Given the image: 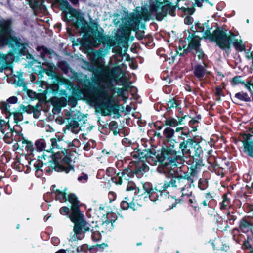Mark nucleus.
<instances>
[{
  "instance_id": "a18cd8bd",
  "label": "nucleus",
  "mask_w": 253,
  "mask_h": 253,
  "mask_svg": "<svg viewBox=\"0 0 253 253\" xmlns=\"http://www.w3.org/2000/svg\"><path fill=\"white\" fill-rule=\"evenodd\" d=\"M169 202H171L172 203V205L171 207H170V209H172L173 207H175L176 204V200L174 199L173 198H171L168 200V203H169Z\"/></svg>"
},
{
  "instance_id": "338daca9",
  "label": "nucleus",
  "mask_w": 253,
  "mask_h": 253,
  "mask_svg": "<svg viewBox=\"0 0 253 253\" xmlns=\"http://www.w3.org/2000/svg\"><path fill=\"white\" fill-rule=\"evenodd\" d=\"M194 174H195L194 173H191V175H194Z\"/></svg>"
},
{
  "instance_id": "72a5a7b5",
  "label": "nucleus",
  "mask_w": 253,
  "mask_h": 253,
  "mask_svg": "<svg viewBox=\"0 0 253 253\" xmlns=\"http://www.w3.org/2000/svg\"><path fill=\"white\" fill-rule=\"evenodd\" d=\"M205 197L206 199L203 201V202H202V204L204 206H207L209 205L210 202L213 200V197L211 195V193L209 192L205 195Z\"/></svg>"
},
{
  "instance_id": "f03ea898",
  "label": "nucleus",
  "mask_w": 253,
  "mask_h": 253,
  "mask_svg": "<svg viewBox=\"0 0 253 253\" xmlns=\"http://www.w3.org/2000/svg\"><path fill=\"white\" fill-rule=\"evenodd\" d=\"M175 9L176 6L172 4L169 0H150L149 12L143 9L141 15L127 16L122 22L124 23V26L127 34H129L131 30L136 31L139 29L141 20L147 21L151 16H155L157 20L161 21L168 14L174 16Z\"/></svg>"
},
{
  "instance_id": "a19ab883",
  "label": "nucleus",
  "mask_w": 253,
  "mask_h": 253,
  "mask_svg": "<svg viewBox=\"0 0 253 253\" xmlns=\"http://www.w3.org/2000/svg\"><path fill=\"white\" fill-rule=\"evenodd\" d=\"M88 175L84 173H82L81 175L78 178V180L82 183L86 182L88 180Z\"/></svg>"
},
{
  "instance_id": "603ef678",
  "label": "nucleus",
  "mask_w": 253,
  "mask_h": 253,
  "mask_svg": "<svg viewBox=\"0 0 253 253\" xmlns=\"http://www.w3.org/2000/svg\"><path fill=\"white\" fill-rule=\"evenodd\" d=\"M198 0H195L194 5L196 4L197 6L200 7L202 6L201 2Z\"/></svg>"
},
{
  "instance_id": "2eb2a0df",
  "label": "nucleus",
  "mask_w": 253,
  "mask_h": 253,
  "mask_svg": "<svg viewBox=\"0 0 253 253\" xmlns=\"http://www.w3.org/2000/svg\"><path fill=\"white\" fill-rule=\"evenodd\" d=\"M94 100L95 101L105 100L109 101L110 99L108 91L103 86H98L94 91Z\"/></svg>"
},
{
  "instance_id": "774afa93",
  "label": "nucleus",
  "mask_w": 253,
  "mask_h": 253,
  "mask_svg": "<svg viewBox=\"0 0 253 253\" xmlns=\"http://www.w3.org/2000/svg\"><path fill=\"white\" fill-rule=\"evenodd\" d=\"M176 253H179V252H178V251H177Z\"/></svg>"
},
{
  "instance_id": "c756f323",
  "label": "nucleus",
  "mask_w": 253,
  "mask_h": 253,
  "mask_svg": "<svg viewBox=\"0 0 253 253\" xmlns=\"http://www.w3.org/2000/svg\"><path fill=\"white\" fill-rule=\"evenodd\" d=\"M164 137L168 140H170L174 135V131L170 127H166L163 131Z\"/></svg>"
},
{
  "instance_id": "2f4dec72",
  "label": "nucleus",
  "mask_w": 253,
  "mask_h": 253,
  "mask_svg": "<svg viewBox=\"0 0 253 253\" xmlns=\"http://www.w3.org/2000/svg\"><path fill=\"white\" fill-rule=\"evenodd\" d=\"M123 88H116L115 92L117 93L119 96L122 97L124 99L126 100V98L125 97V91L129 87L128 85H126L125 83H122Z\"/></svg>"
},
{
  "instance_id": "423d86ee",
  "label": "nucleus",
  "mask_w": 253,
  "mask_h": 253,
  "mask_svg": "<svg viewBox=\"0 0 253 253\" xmlns=\"http://www.w3.org/2000/svg\"><path fill=\"white\" fill-rule=\"evenodd\" d=\"M0 46L9 45L20 50L23 55L27 52L25 47L13 35L10 28L9 22L3 19L0 20Z\"/></svg>"
},
{
  "instance_id": "7c9ffc66",
  "label": "nucleus",
  "mask_w": 253,
  "mask_h": 253,
  "mask_svg": "<svg viewBox=\"0 0 253 253\" xmlns=\"http://www.w3.org/2000/svg\"><path fill=\"white\" fill-rule=\"evenodd\" d=\"M235 97L240 100L248 102L251 100L250 97L246 93L243 92L236 93Z\"/></svg>"
},
{
  "instance_id": "7ed1b4c3",
  "label": "nucleus",
  "mask_w": 253,
  "mask_h": 253,
  "mask_svg": "<svg viewBox=\"0 0 253 253\" xmlns=\"http://www.w3.org/2000/svg\"><path fill=\"white\" fill-rule=\"evenodd\" d=\"M191 29L195 33H201L202 38H208L211 41L215 42L217 45L222 49L229 50L231 43L233 44L238 51H242L245 49V46L241 40L237 38L234 34L231 33L228 35L225 31L219 28L211 34L208 23H197L195 27H192Z\"/></svg>"
},
{
  "instance_id": "58836bf2",
  "label": "nucleus",
  "mask_w": 253,
  "mask_h": 253,
  "mask_svg": "<svg viewBox=\"0 0 253 253\" xmlns=\"http://www.w3.org/2000/svg\"><path fill=\"white\" fill-rule=\"evenodd\" d=\"M232 82L233 84H234V85L239 84H244L245 83H246L245 82H244V81H243L242 80V78L241 76H236V77H234L232 79Z\"/></svg>"
},
{
  "instance_id": "412c9836",
  "label": "nucleus",
  "mask_w": 253,
  "mask_h": 253,
  "mask_svg": "<svg viewBox=\"0 0 253 253\" xmlns=\"http://www.w3.org/2000/svg\"><path fill=\"white\" fill-rule=\"evenodd\" d=\"M133 197L129 198L128 196L126 197L124 200L121 203V207L124 210L130 208L134 210L135 204L133 202Z\"/></svg>"
},
{
  "instance_id": "8fccbe9b",
  "label": "nucleus",
  "mask_w": 253,
  "mask_h": 253,
  "mask_svg": "<svg viewBox=\"0 0 253 253\" xmlns=\"http://www.w3.org/2000/svg\"><path fill=\"white\" fill-rule=\"evenodd\" d=\"M60 191V190L56 188V186L55 185H53L52 186V192L55 195L57 194V192H58Z\"/></svg>"
},
{
  "instance_id": "a878e982",
  "label": "nucleus",
  "mask_w": 253,
  "mask_h": 253,
  "mask_svg": "<svg viewBox=\"0 0 253 253\" xmlns=\"http://www.w3.org/2000/svg\"><path fill=\"white\" fill-rule=\"evenodd\" d=\"M220 209L221 210H227L231 207V202L230 199L225 194L222 196V200L220 203Z\"/></svg>"
},
{
  "instance_id": "0eeeda50",
  "label": "nucleus",
  "mask_w": 253,
  "mask_h": 253,
  "mask_svg": "<svg viewBox=\"0 0 253 253\" xmlns=\"http://www.w3.org/2000/svg\"><path fill=\"white\" fill-rule=\"evenodd\" d=\"M69 201L72 204V215L70 216V220L74 224L78 225L80 230L83 233L91 231V227L88 223L84 220V215L81 213L79 207V201L75 195H71L69 197Z\"/></svg>"
},
{
  "instance_id": "9d476101",
  "label": "nucleus",
  "mask_w": 253,
  "mask_h": 253,
  "mask_svg": "<svg viewBox=\"0 0 253 253\" xmlns=\"http://www.w3.org/2000/svg\"><path fill=\"white\" fill-rule=\"evenodd\" d=\"M113 228V223L108 220L103 222L100 226L95 225V226H92L91 231L92 239L95 241H99L101 238V232L111 230Z\"/></svg>"
},
{
  "instance_id": "1a4fd4ad",
  "label": "nucleus",
  "mask_w": 253,
  "mask_h": 253,
  "mask_svg": "<svg viewBox=\"0 0 253 253\" xmlns=\"http://www.w3.org/2000/svg\"><path fill=\"white\" fill-rule=\"evenodd\" d=\"M200 36L199 35H195L193 38H191L189 41V46L187 48H185V46L183 45V48L179 46L178 49H174L169 54V59L173 62L177 54L182 56L187 50L192 52L200 49Z\"/></svg>"
},
{
  "instance_id": "20e7f679",
  "label": "nucleus",
  "mask_w": 253,
  "mask_h": 253,
  "mask_svg": "<svg viewBox=\"0 0 253 253\" xmlns=\"http://www.w3.org/2000/svg\"><path fill=\"white\" fill-rule=\"evenodd\" d=\"M193 179L188 174L184 176H179L166 181L162 186L163 190H166L169 187H175L179 189L181 193V200L188 201L191 206L196 209L197 203L195 197L193 195L192 184Z\"/></svg>"
},
{
  "instance_id": "39448f33",
  "label": "nucleus",
  "mask_w": 253,
  "mask_h": 253,
  "mask_svg": "<svg viewBox=\"0 0 253 253\" xmlns=\"http://www.w3.org/2000/svg\"><path fill=\"white\" fill-rule=\"evenodd\" d=\"M59 137L56 136L55 138L50 139L51 148L50 150L55 153L54 158L50 162V166L55 171L58 172H64L66 173L74 170V167L70 164V159L62 152L56 151L59 149L61 140Z\"/></svg>"
},
{
  "instance_id": "c03bdc74",
  "label": "nucleus",
  "mask_w": 253,
  "mask_h": 253,
  "mask_svg": "<svg viewBox=\"0 0 253 253\" xmlns=\"http://www.w3.org/2000/svg\"><path fill=\"white\" fill-rule=\"evenodd\" d=\"M18 111L22 112V114H23V113L27 111V107L22 104L20 105L18 109Z\"/></svg>"
},
{
  "instance_id": "37998d69",
  "label": "nucleus",
  "mask_w": 253,
  "mask_h": 253,
  "mask_svg": "<svg viewBox=\"0 0 253 253\" xmlns=\"http://www.w3.org/2000/svg\"><path fill=\"white\" fill-rule=\"evenodd\" d=\"M18 98L16 96H12L8 98L6 101L9 104H15L17 102Z\"/></svg>"
},
{
  "instance_id": "4c0bfd02",
  "label": "nucleus",
  "mask_w": 253,
  "mask_h": 253,
  "mask_svg": "<svg viewBox=\"0 0 253 253\" xmlns=\"http://www.w3.org/2000/svg\"><path fill=\"white\" fill-rule=\"evenodd\" d=\"M70 209L67 207H62L60 209V213L62 215H67V216L70 218V216L72 215V213L70 215Z\"/></svg>"
},
{
  "instance_id": "864d4df0",
  "label": "nucleus",
  "mask_w": 253,
  "mask_h": 253,
  "mask_svg": "<svg viewBox=\"0 0 253 253\" xmlns=\"http://www.w3.org/2000/svg\"><path fill=\"white\" fill-rule=\"evenodd\" d=\"M69 0L73 4L76 5L78 3L79 0Z\"/></svg>"
},
{
  "instance_id": "393cba45",
  "label": "nucleus",
  "mask_w": 253,
  "mask_h": 253,
  "mask_svg": "<svg viewBox=\"0 0 253 253\" xmlns=\"http://www.w3.org/2000/svg\"><path fill=\"white\" fill-rule=\"evenodd\" d=\"M195 55L194 60L196 62H198V61H201L199 62L200 64H206L205 62V56L203 52L201 50V49H197L195 51L192 52Z\"/></svg>"
},
{
  "instance_id": "69168bd1",
  "label": "nucleus",
  "mask_w": 253,
  "mask_h": 253,
  "mask_svg": "<svg viewBox=\"0 0 253 253\" xmlns=\"http://www.w3.org/2000/svg\"><path fill=\"white\" fill-rule=\"evenodd\" d=\"M114 134H116L117 132L116 131H114Z\"/></svg>"
},
{
  "instance_id": "4be33fe9",
  "label": "nucleus",
  "mask_w": 253,
  "mask_h": 253,
  "mask_svg": "<svg viewBox=\"0 0 253 253\" xmlns=\"http://www.w3.org/2000/svg\"><path fill=\"white\" fill-rule=\"evenodd\" d=\"M253 224L245 219H242L239 224L240 229L244 233H248L252 230Z\"/></svg>"
},
{
  "instance_id": "dca6fc26",
  "label": "nucleus",
  "mask_w": 253,
  "mask_h": 253,
  "mask_svg": "<svg viewBox=\"0 0 253 253\" xmlns=\"http://www.w3.org/2000/svg\"><path fill=\"white\" fill-rule=\"evenodd\" d=\"M195 143V141L191 139H188L186 141L180 143L179 148L183 154L185 155L186 157L191 156Z\"/></svg>"
},
{
  "instance_id": "ddd939ff",
  "label": "nucleus",
  "mask_w": 253,
  "mask_h": 253,
  "mask_svg": "<svg viewBox=\"0 0 253 253\" xmlns=\"http://www.w3.org/2000/svg\"><path fill=\"white\" fill-rule=\"evenodd\" d=\"M142 187L143 190V193L146 194V196H144V198H146L148 196L151 201L156 202L158 200L159 195H161V194L156 189H152L149 183L143 184Z\"/></svg>"
},
{
  "instance_id": "0e129e2a",
  "label": "nucleus",
  "mask_w": 253,
  "mask_h": 253,
  "mask_svg": "<svg viewBox=\"0 0 253 253\" xmlns=\"http://www.w3.org/2000/svg\"><path fill=\"white\" fill-rule=\"evenodd\" d=\"M77 252H79V250H78V248L77 249Z\"/></svg>"
},
{
  "instance_id": "052dcab7",
  "label": "nucleus",
  "mask_w": 253,
  "mask_h": 253,
  "mask_svg": "<svg viewBox=\"0 0 253 253\" xmlns=\"http://www.w3.org/2000/svg\"><path fill=\"white\" fill-rule=\"evenodd\" d=\"M157 136H159V137H161V134L160 133H158L157 134Z\"/></svg>"
},
{
  "instance_id": "6e6d98bb",
  "label": "nucleus",
  "mask_w": 253,
  "mask_h": 253,
  "mask_svg": "<svg viewBox=\"0 0 253 253\" xmlns=\"http://www.w3.org/2000/svg\"><path fill=\"white\" fill-rule=\"evenodd\" d=\"M187 10L188 13L190 14H192L194 12V11L192 8H187Z\"/></svg>"
},
{
  "instance_id": "4468645a",
  "label": "nucleus",
  "mask_w": 253,
  "mask_h": 253,
  "mask_svg": "<svg viewBox=\"0 0 253 253\" xmlns=\"http://www.w3.org/2000/svg\"><path fill=\"white\" fill-rule=\"evenodd\" d=\"M12 135L13 132L7 127L5 121L0 119V137H3L6 143H10Z\"/></svg>"
},
{
  "instance_id": "79ce46f5",
  "label": "nucleus",
  "mask_w": 253,
  "mask_h": 253,
  "mask_svg": "<svg viewBox=\"0 0 253 253\" xmlns=\"http://www.w3.org/2000/svg\"><path fill=\"white\" fill-rule=\"evenodd\" d=\"M168 107L169 108H176L177 104L174 100H170L167 103Z\"/></svg>"
},
{
  "instance_id": "bb28decb",
  "label": "nucleus",
  "mask_w": 253,
  "mask_h": 253,
  "mask_svg": "<svg viewBox=\"0 0 253 253\" xmlns=\"http://www.w3.org/2000/svg\"><path fill=\"white\" fill-rule=\"evenodd\" d=\"M66 189H65L63 191L60 190L56 194L55 197L56 200H59L60 201L63 202H65L66 201H69V197L71 195H74L73 194H69L68 197H67V194L65 193Z\"/></svg>"
},
{
  "instance_id": "4d7b16f0",
  "label": "nucleus",
  "mask_w": 253,
  "mask_h": 253,
  "mask_svg": "<svg viewBox=\"0 0 253 253\" xmlns=\"http://www.w3.org/2000/svg\"><path fill=\"white\" fill-rule=\"evenodd\" d=\"M55 253H66V251L64 250H60L56 252Z\"/></svg>"
},
{
  "instance_id": "aec40b11",
  "label": "nucleus",
  "mask_w": 253,
  "mask_h": 253,
  "mask_svg": "<svg viewBox=\"0 0 253 253\" xmlns=\"http://www.w3.org/2000/svg\"><path fill=\"white\" fill-rule=\"evenodd\" d=\"M186 117V116H184L182 117H178V120L176 119L170 117L168 119H167L165 121V124L166 125L172 127H175L179 125L184 124V120Z\"/></svg>"
},
{
  "instance_id": "09e8293b",
  "label": "nucleus",
  "mask_w": 253,
  "mask_h": 253,
  "mask_svg": "<svg viewBox=\"0 0 253 253\" xmlns=\"http://www.w3.org/2000/svg\"><path fill=\"white\" fill-rule=\"evenodd\" d=\"M184 22L186 24H190L192 23V19L190 17H186L184 19Z\"/></svg>"
},
{
  "instance_id": "473e14b6",
  "label": "nucleus",
  "mask_w": 253,
  "mask_h": 253,
  "mask_svg": "<svg viewBox=\"0 0 253 253\" xmlns=\"http://www.w3.org/2000/svg\"><path fill=\"white\" fill-rule=\"evenodd\" d=\"M33 8H36L40 7L43 2V0H26Z\"/></svg>"
},
{
  "instance_id": "c9c22d12",
  "label": "nucleus",
  "mask_w": 253,
  "mask_h": 253,
  "mask_svg": "<svg viewBox=\"0 0 253 253\" xmlns=\"http://www.w3.org/2000/svg\"><path fill=\"white\" fill-rule=\"evenodd\" d=\"M78 126L79 125L77 121H72L67 126V129L69 130H71V131L73 133L74 132V129L77 128Z\"/></svg>"
},
{
  "instance_id": "6e6552de",
  "label": "nucleus",
  "mask_w": 253,
  "mask_h": 253,
  "mask_svg": "<svg viewBox=\"0 0 253 253\" xmlns=\"http://www.w3.org/2000/svg\"><path fill=\"white\" fill-rule=\"evenodd\" d=\"M64 14L65 21L71 23L73 26L79 30V32L86 33L88 30L87 24L78 10L68 5L64 11Z\"/></svg>"
},
{
  "instance_id": "c85d7f7f",
  "label": "nucleus",
  "mask_w": 253,
  "mask_h": 253,
  "mask_svg": "<svg viewBox=\"0 0 253 253\" xmlns=\"http://www.w3.org/2000/svg\"><path fill=\"white\" fill-rule=\"evenodd\" d=\"M127 184V185L126 188V190L127 191L134 190V193L135 194H138V195H142L143 194V192H141L140 190L138 188L135 187L133 182L129 181Z\"/></svg>"
},
{
  "instance_id": "bf43d9fd",
  "label": "nucleus",
  "mask_w": 253,
  "mask_h": 253,
  "mask_svg": "<svg viewBox=\"0 0 253 253\" xmlns=\"http://www.w3.org/2000/svg\"><path fill=\"white\" fill-rule=\"evenodd\" d=\"M186 135V133H183V132H181V135ZM180 137H182V136H181Z\"/></svg>"
},
{
  "instance_id": "13d9d810",
  "label": "nucleus",
  "mask_w": 253,
  "mask_h": 253,
  "mask_svg": "<svg viewBox=\"0 0 253 253\" xmlns=\"http://www.w3.org/2000/svg\"><path fill=\"white\" fill-rule=\"evenodd\" d=\"M100 247H102V248H104L107 246V245L106 244H102L100 245Z\"/></svg>"
},
{
  "instance_id": "f8f14e48",
  "label": "nucleus",
  "mask_w": 253,
  "mask_h": 253,
  "mask_svg": "<svg viewBox=\"0 0 253 253\" xmlns=\"http://www.w3.org/2000/svg\"><path fill=\"white\" fill-rule=\"evenodd\" d=\"M14 60V55L12 53L3 54L0 53V71L2 72L4 69L11 70V64Z\"/></svg>"
},
{
  "instance_id": "3c124183",
  "label": "nucleus",
  "mask_w": 253,
  "mask_h": 253,
  "mask_svg": "<svg viewBox=\"0 0 253 253\" xmlns=\"http://www.w3.org/2000/svg\"><path fill=\"white\" fill-rule=\"evenodd\" d=\"M59 104V106L60 107H64V106H65V105H66V102H65V99H62L60 100Z\"/></svg>"
},
{
  "instance_id": "de8ad7c7",
  "label": "nucleus",
  "mask_w": 253,
  "mask_h": 253,
  "mask_svg": "<svg viewBox=\"0 0 253 253\" xmlns=\"http://www.w3.org/2000/svg\"><path fill=\"white\" fill-rule=\"evenodd\" d=\"M198 187L200 189L203 190L207 187V185L206 183H205V185H203L202 182L200 181L199 183Z\"/></svg>"
},
{
  "instance_id": "e433bc0d",
  "label": "nucleus",
  "mask_w": 253,
  "mask_h": 253,
  "mask_svg": "<svg viewBox=\"0 0 253 253\" xmlns=\"http://www.w3.org/2000/svg\"><path fill=\"white\" fill-rule=\"evenodd\" d=\"M36 144L39 150L48 151V150L46 149V144L44 140H40L36 142Z\"/></svg>"
},
{
  "instance_id": "ea45409f",
  "label": "nucleus",
  "mask_w": 253,
  "mask_h": 253,
  "mask_svg": "<svg viewBox=\"0 0 253 253\" xmlns=\"http://www.w3.org/2000/svg\"><path fill=\"white\" fill-rule=\"evenodd\" d=\"M244 85L249 91L253 92V82L252 81H247Z\"/></svg>"
},
{
  "instance_id": "9b49d317",
  "label": "nucleus",
  "mask_w": 253,
  "mask_h": 253,
  "mask_svg": "<svg viewBox=\"0 0 253 253\" xmlns=\"http://www.w3.org/2000/svg\"><path fill=\"white\" fill-rule=\"evenodd\" d=\"M95 28V30L92 32V36L89 37L87 41L92 46L97 47L101 43L103 42L105 37L103 34L102 29L98 30L97 26Z\"/></svg>"
},
{
  "instance_id": "b1692460",
  "label": "nucleus",
  "mask_w": 253,
  "mask_h": 253,
  "mask_svg": "<svg viewBox=\"0 0 253 253\" xmlns=\"http://www.w3.org/2000/svg\"><path fill=\"white\" fill-rule=\"evenodd\" d=\"M10 104L7 101H2L0 102V109L2 113L5 115L6 118H8L11 115Z\"/></svg>"
},
{
  "instance_id": "f257e3e1",
  "label": "nucleus",
  "mask_w": 253,
  "mask_h": 253,
  "mask_svg": "<svg viewBox=\"0 0 253 253\" xmlns=\"http://www.w3.org/2000/svg\"><path fill=\"white\" fill-rule=\"evenodd\" d=\"M130 155L132 161L130 163V168L118 173L113 178L114 182L118 184H127L130 181V178L134 175L139 178L147 172L149 168L146 162L151 165H156L157 162H161L162 164L159 167V170L164 173H171V169L176 166L175 153L170 154L163 153V157L158 158L154 153L146 150L141 152L139 150L134 149Z\"/></svg>"
},
{
  "instance_id": "cd10ccee",
  "label": "nucleus",
  "mask_w": 253,
  "mask_h": 253,
  "mask_svg": "<svg viewBox=\"0 0 253 253\" xmlns=\"http://www.w3.org/2000/svg\"><path fill=\"white\" fill-rule=\"evenodd\" d=\"M194 148H193V151L192 155L193 156L199 157L203 153V150L199 143L196 142L194 144Z\"/></svg>"
},
{
  "instance_id": "49530a36",
  "label": "nucleus",
  "mask_w": 253,
  "mask_h": 253,
  "mask_svg": "<svg viewBox=\"0 0 253 253\" xmlns=\"http://www.w3.org/2000/svg\"><path fill=\"white\" fill-rule=\"evenodd\" d=\"M51 242L55 245H58L59 243V239L56 237H53L51 239Z\"/></svg>"
},
{
  "instance_id": "5701e85b",
  "label": "nucleus",
  "mask_w": 253,
  "mask_h": 253,
  "mask_svg": "<svg viewBox=\"0 0 253 253\" xmlns=\"http://www.w3.org/2000/svg\"><path fill=\"white\" fill-rule=\"evenodd\" d=\"M17 144L19 147H21L22 149H25L27 151V153L31 152L33 150L32 143L24 138L18 141Z\"/></svg>"
},
{
  "instance_id": "f3484780",
  "label": "nucleus",
  "mask_w": 253,
  "mask_h": 253,
  "mask_svg": "<svg viewBox=\"0 0 253 253\" xmlns=\"http://www.w3.org/2000/svg\"><path fill=\"white\" fill-rule=\"evenodd\" d=\"M84 237V235L80 230L78 225L74 224L73 232L70 234L69 241L73 242L82 240Z\"/></svg>"
},
{
  "instance_id": "f704fd0d",
  "label": "nucleus",
  "mask_w": 253,
  "mask_h": 253,
  "mask_svg": "<svg viewBox=\"0 0 253 253\" xmlns=\"http://www.w3.org/2000/svg\"><path fill=\"white\" fill-rule=\"evenodd\" d=\"M12 115L14 116V122L16 123L21 121L23 119V114L22 112L15 111L12 113Z\"/></svg>"
},
{
  "instance_id": "6ab92c4d",
  "label": "nucleus",
  "mask_w": 253,
  "mask_h": 253,
  "mask_svg": "<svg viewBox=\"0 0 253 253\" xmlns=\"http://www.w3.org/2000/svg\"><path fill=\"white\" fill-rule=\"evenodd\" d=\"M206 64H200L196 65L194 69V75L199 80L204 78L206 74Z\"/></svg>"
},
{
  "instance_id": "680f3d73",
  "label": "nucleus",
  "mask_w": 253,
  "mask_h": 253,
  "mask_svg": "<svg viewBox=\"0 0 253 253\" xmlns=\"http://www.w3.org/2000/svg\"><path fill=\"white\" fill-rule=\"evenodd\" d=\"M141 245V243H137V246H139V245Z\"/></svg>"
},
{
  "instance_id": "e2e57ef3",
  "label": "nucleus",
  "mask_w": 253,
  "mask_h": 253,
  "mask_svg": "<svg viewBox=\"0 0 253 253\" xmlns=\"http://www.w3.org/2000/svg\"><path fill=\"white\" fill-rule=\"evenodd\" d=\"M161 128H162V126H160V127H159V129H161Z\"/></svg>"
},
{
  "instance_id": "5fc2aeb1",
  "label": "nucleus",
  "mask_w": 253,
  "mask_h": 253,
  "mask_svg": "<svg viewBox=\"0 0 253 253\" xmlns=\"http://www.w3.org/2000/svg\"><path fill=\"white\" fill-rule=\"evenodd\" d=\"M182 129H183V127H177L175 129V132H180V131H182Z\"/></svg>"
},
{
  "instance_id": "a211bd4d",
  "label": "nucleus",
  "mask_w": 253,
  "mask_h": 253,
  "mask_svg": "<svg viewBox=\"0 0 253 253\" xmlns=\"http://www.w3.org/2000/svg\"><path fill=\"white\" fill-rule=\"evenodd\" d=\"M243 151L253 158V135L249 137L248 141H242Z\"/></svg>"
}]
</instances>
